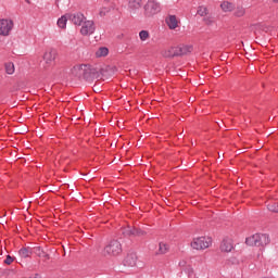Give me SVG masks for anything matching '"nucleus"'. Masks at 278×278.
<instances>
[{"label": "nucleus", "instance_id": "1", "mask_svg": "<svg viewBox=\"0 0 278 278\" xmlns=\"http://www.w3.org/2000/svg\"><path fill=\"white\" fill-rule=\"evenodd\" d=\"M121 253H123V245L121 244V241L116 239L111 240L102 250V255L104 257H116V255H121Z\"/></svg>", "mask_w": 278, "mask_h": 278}, {"label": "nucleus", "instance_id": "2", "mask_svg": "<svg viewBox=\"0 0 278 278\" xmlns=\"http://www.w3.org/2000/svg\"><path fill=\"white\" fill-rule=\"evenodd\" d=\"M270 242L268 235L255 233L245 239L248 247H266Z\"/></svg>", "mask_w": 278, "mask_h": 278}, {"label": "nucleus", "instance_id": "3", "mask_svg": "<svg viewBox=\"0 0 278 278\" xmlns=\"http://www.w3.org/2000/svg\"><path fill=\"white\" fill-rule=\"evenodd\" d=\"M191 247L195 251H205V249H210L212 247V238L210 237H197L191 241Z\"/></svg>", "mask_w": 278, "mask_h": 278}, {"label": "nucleus", "instance_id": "4", "mask_svg": "<svg viewBox=\"0 0 278 278\" xmlns=\"http://www.w3.org/2000/svg\"><path fill=\"white\" fill-rule=\"evenodd\" d=\"M91 71L92 68L88 64L75 65L72 68V75H75V77H88Z\"/></svg>", "mask_w": 278, "mask_h": 278}, {"label": "nucleus", "instance_id": "5", "mask_svg": "<svg viewBox=\"0 0 278 278\" xmlns=\"http://www.w3.org/2000/svg\"><path fill=\"white\" fill-rule=\"evenodd\" d=\"M12 29H14V21L10 18L0 20V36H10Z\"/></svg>", "mask_w": 278, "mask_h": 278}, {"label": "nucleus", "instance_id": "6", "mask_svg": "<svg viewBox=\"0 0 278 278\" xmlns=\"http://www.w3.org/2000/svg\"><path fill=\"white\" fill-rule=\"evenodd\" d=\"M144 10H146V16H155V14H159V12H161L162 7H160V2L154 0H149L144 7Z\"/></svg>", "mask_w": 278, "mask_h": 278}, {"label": "nucleus", "instance_id": "7", "mask_svg": "<svg viewBox=\"0 0 278 278\" xmlns=\"http://www.w3.org/2000/svg\"><path fill=\"white\" fill-rule=\"evenodd\" d=\"M43 62L47 66H53L55 64V59L58 58V50L55 49H48L43 53Z\"/></svg>", "mask_w": 278, "mask_h": 278}, {"label": "nucleus", "instance_id": "8", "mask_svg": "<svg viewBox=\"0 0 278 278\" xmlns=\"http://www.w3.org/2000/svg\"><path fill=\"white\" fill-rule=\"evenodd\" d=\"M94 22L85 20L80 27V34L81 36H92V34H94Z\"/></svg>", "mask_w": 278, "mask_h": 278}, {"label": "nucleus", "instance_id": "9", "mask_svg": "<svg viewBox=\"0 0 278 278\" xmlns=\"http://www.w3.org/2000/svg\"><path fill=\"white\" fill-rule=\"evenodd\" d=\"M68 21L73 23V25L81 26L83 23L86 21V16L83 13L75 12L67 14Z\"/></svg>", "mask_w": 278, "mask_h": 278}, {"label": "nucleus", "instance_id": "10", "mask_svg": "<svg viewBox=\"0 0 278 278\" xmlns=\"http://www.w3.org/2000/svg\"><path fill=\"white\" fill-rule=\"evenodd\" d=\"M166 25L169 29H177L181 25V21L176 15H168L165 18Z\"/></svg>", "mask_w": 278, "mask_h": 278}, {"label": "nucleus", "instance_id": "11", "mask_svg": "<svg viewBox=\"0 0 278 278\" xmlns=\"http://www.w3.org/2000/svg\"><path fill=\"white\" fill-rule=\"evenodd\" d=\"M125 236H137V237H142V236H147V232L142 229L136 228V227H128L125 229L124 231Z\"/></svg>", "mask_w": 278, "mask_h": 278}, {"label": "nucleus", "instance_id": "12", "mask_svg": "<svg viewBox=\"0 0 278 278\" xmlns=\"http://www.w3.org/2000/svg\"><path fill=\"white\" fill-rule=\"evenodd\" d=\"M220 251L224 253H231V251H233V240L224 239L220 244Z\"/></svg>", "mask_w": 278, "mask_h": 278}, {"label": "nucleus", "instance_id": "13", "mask_svg": "<svg viewBox=\"0 0 278 278\" xmlns=\"http://www.w3.org/2000/svg\"><path fill=\"white\" fill-rule=\"evenodd\" d=\"M136 264H138V255H136V253L128 254L124 261V266L134 268Z\"/></svg>", "mask_w": 278, "mask_h": 278}, {"label": "nucleus", "instance_id": "14", "mask_svg": "<svg viewBox=\"0 0 278 278\" xmlns=\"http://www.w3.org/2000/svg\"><path fill=\"white\" fill-rule=\"evenodd\" d=\"M128 8L130 12H136L142 8V0H129Z\"/></svg>", "mask_w": 278, "mask_h": 278}, {"label": "nucleus", "instance_id": "15", "mask_svg": "<svg viewBox=\"0 0 278 278\" xmlns=\"http://www.w3.org/2000/svg\"><path fill=\"white\" fill-rule=\"evenodd\" d=\"M220 10L224 12H233L236 10V5L229 1H224L220 3Z\"/></svg>", "mask_w": 278, "mask_h": 278}, {"label": "nucleus", "instance_id": "16", "mask_svg": "<svg viewBox=\"0 0 278 278\" xmlns=\"http://www.w3.org/2000/svg\"><path fill=\"white\" fill-rule=\"evenodd\" d=\"M67 21H68V14L61 16L56 22L58 27H60L61 29H66Z\"/></svg>", "mask_w": 278, "mask_h": 278}, {"label": "nucleus", "instance_id": "17", "mask_svg": "<svg viewBox=\"0 0 278 278\" xmlns=\"http://www.w3.org/2000/svg\"><path fill=\"white\" fill-rule=\"evenodd\" d=\"M233 15L237 16L238 18L244 16V14H247V9H244V7L242 5H238L237 8L233 9Z\"/></svg>", "mask_w": 278, "mask_h": 278}, {"label": "nucleus", "instance_id": "18", "mask_svg": "<svg viewBox=\"0 0 278 278\" xmlns=\"http://www.w3.org/2000/svg\"><path fill=\"white\" fill-rule=\"evenodd\" d=\"M162 55L163 58H175V47L163 50Z\"/></svg>", "mask_w": 278, "mask_h": 278}, {"label": "nucleus", "instance_id": "19", "mask_svg": "<svg viewBox=\"0 0 278 278\" xmlns=\"http://www.w3.org/2000/svg\"><path fill=\"white\" fill-rule=\"evenodd\" d=\"M110 53V50L105 47L99 48L96 52V58H105Z\"/></svg>", "mask_w": 278, "mask_h": 278}, {"label": "nucleus", "instance_id": "20", "mask_svg": "<svg viewBox=\"0 0 278 278\" xmlns=\"http://www.w3.org/2000/svg\"><path fill=\"white\" fill-rule=\"evenodd\" d=\"M169 249L170 248L166 243L160 242V244H159V253H160V255H164V254L168 253Z\"/></svg>", "mask_w": 278, "mask_h": 278}, {"label": "nucleus", "instance_id": "21", "mask_svg": "<svg viewBox=\"0 0 278 278\" xmlns=\"http://www.w3.org/2000/svg\"><path fill=\"white\" fill-rule=\"evenodd\" d=\"M4 68H5V73L8 75H14V71H15L14 63H12V62L5 63Z\"/></svg>", "mask_w": 278, "mask_h": 278}, {"label": "nucleus", "instance_id": "22", "mask_svg": "<svg viewBox=\"0 0 278 278\" xmlns=\"http://www.w3.org/2000/svg\"><path fill=\"white\" fill-rule=\"evenodd\" d=\"M139 38L141 42H146V40H149L151 38V34H149L148 30H141L139 33Z\"/></svg>", "mask_w": 278, "mask_h": 278}, {"label": "nucleus", "instance_id": "23", "mask_svg": "<svg viewBox=\"0 0 278 278\" xmlns=\"http://www.w3.org/2000/svg\"><path fill=\"white\" fill-rule=\"evenodd\" d=\"M181 55H188V53H192V46H179Z\"/></svg>", "mask_w": 278, "mask_h": 278}, {"label": "nucleus", "instance_id": "24", "mask_svg": "<svg viewBox=\"0 0 278 278\" xmlns=\"http://www.w3.org/2000/svg\"><path fill=\"white\" fill-rule=\"evenodd\" d=\"M18 253H20V257H24V258H27L31 255V251H29L28 248H22Z\"/></svg>", "mask_w": 278, "mask_h": 278}, {"label": "nucleus", "instance_id": "25", "mask_svg": "<svg viewBox=\"0 0 278 278\" xmlns=\"http://www.w3.org/2000/svg\"><path fill=\"white\" fill-rule=\"evenodd\" d=\"M185 273L188 275V277H193L194 276V267L192 265H187L185 267Z\"/></svg>", "mask_w": 278, "mask_h": 278}, {"label": "nucleus", "instance_id": "26", "mask_svg": "<svg viewBox=\"0 0 278 278\" xmlns=\"http://www.w3.org/2000/svg\"><path fill=\"white\" fill-rule=\"evenodd\" d=\"M267 210L269 212H274V213L278 214V202H274L271 204H268Z\"/></svg>", "mask_w": 278, "mask_h": 278}, {"label": "nucleus", "instance_id": "27", "mask_svg": "<svg viewBox=\"0 0 278 278\" xmlns=\"http://www.w3.org/2000/svg\"><path fill=\"white\" fill-rule=\"evenodd\" d=\"M36 255H38V257H45L46 260H49V254H47L40 248H36Z\"/></svg>", "mask_w": 278, "mask_h": 278}, {"label": "nucleus", "instance_id": "28", "mask_svg": "<svg viewBox=\"0 0 278 278\" xmlns=\"http://www.w3.org/2000/svg\"><path fill=\"white\" fill-rule=\"evenodd\" d=\"M199 16H207V8L206 7H199L198 8Z\"/></svg>", "mask_w": 278, "mask_h": 278}, {"label": "nucleus", "instance_id": "29", "mask_svg": "<svg viewBox=\"0 0 278 278\" xmlns=\"http://www.w3.org/2000/svg\"><path fill=\"white\" fill-rule=\"evenodd\" d=\"M108 12H110V8L102 7L99 9V16H105V14H108Z\"/></svg>", "mask_w": 278, "mask_h": 278}, {"label": "nucleus", "instance_id": "30", "mask_svg": "<svg viewBox=\"0 0 278 278\" xmlns=\"http://www.w3.org/2000/svg\"><path fill=\"white\" fill-rule=\"evenodd\" d=\"M174 51H175V58L179 56V55H182L181 54V48L179 46L178 47H174Z\"/></svg>", "mask_w": 278, "mask_h": 278}, {"label": "nucleus", "instance_id": "31", "mask_svg": "<svg viewBox=\"0 0 278 278\" xmlns=\"http://www.w3.org/2000/svg\"><path fill=\"white\" fill-rule=\"evenodd\" d=\"M12 262H14V258L10 255L7 256V258L4 260V264H8L10 266V264H12Z\"/></svg>", "mask_w": 278, "mask_h": 278}, {"label": "nucleus", "instance_id": "32", "mask_svg": "<svg viewBox=\"0 0 278 278\" xmlns=\"http://www.w3.org/2000/svg\"><path fill=\"white\" fill-rule=\"evenodd\" d=\"M31 278H42V276L36 274L35 276H33Z\"/></svg>", "mask_w": 278, "mask_h": 278}, {"label": "nucleus", "instance_id": "33", "mask_svg": "<svg viewBox=\"0 0 278 278\" xmlns=\"http://www.w3.org/2000/svg\"><path fill=\"white\" fill-rule=\"evenodd\" d=\"M274 1V3H278V0H273Z\"/></svg>", "mask_w": 278, "mask_h": 278}, {"label": "nucleus", "instance_id": "34", "mask_svg": "<svg viewBox=\"0 0 278 278\" xmlns=\"http://www.w3.org/2000/svg\"><path fill=\"white\" fill-rule=\"evenodd\" d=\"M25 1H26V3H30L29 0H25Z\"/></svg>", "mask_w": 278, "mask_h": 278}, {"label": "nucleus", "instance_id": "35", "mask_svg": "<svg viewBox=\"0 0 278 278\" xmlns=\"http://www.w3.org/2000/svg\"><path fill=\"white\" fill-rule=\"evenodd\" d=\"M105 1H110V0H105Z\"/></svg>", "mask_w": 278, "mask_h": 278}]
</instances>
